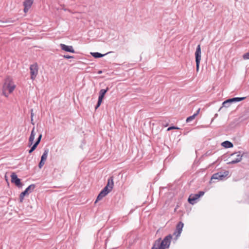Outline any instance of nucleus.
Instances as JSON below:
<instances>
[{"label":"nucleus","mask_w":249,"mask_h":249,"mask_svg":"<svg viewBox=\"0 0 249 249\" xmlns=\"http://www.w3.org/2000/svg\"><path fill=\"white\" fill-rule=\"evenodd\" d=\"M45 161L44 160H40L39 164H38V167L40 169L42 167V166L44 165V164H45Z\"/></svg>","instance_id":"nucleus-25"},{"label":"nucleus","mask_w":249,"mask_h":249,"mask_svg":"<svg viewBox=\"0 0 249 249\" xmlns=\"http://www.w3.org/2000/svg\"><path fill=\"white\" fill-rule=\"evenodd\" d=\"M63 57L66 59H70V58H73L74 57L73 56H70L69 55H64Z\"/></svg>","instance_id":"nucleus-27"},{"label":"nucleus","mask_w":249,"mask_h":249,"mask_svg":"<svg viewBox=\"0 0 249 249\" xmlns=\"http://www.w3.org/2000/svg\"><path fill=\"white\" fill-rule=\"evenodd\" d=\"M31 123L32 124H33V125H34V121H33V118H31Z\"/></svg>","instance_id":"nucleus-32"},{"label":"nucleus","mask_w":249,"mask_h":249,"mask_svg":"<svg viewBox=\"0 0 249 249\" xmlns=\"http://www.w3.org/2000/svg\"><path fill=\"white\" fill-rule=\"evenodd\" d=\"M218 116V114L217 113H216L215 115H214V117L212 119V121H211V123L213 121L214 119L216 117H217Z\"/></svg>","instance_id":"nucleus-31"},{"label":"nucleus","mask_w":249,"mask_h":249,"mask_svg":"<svg viewBox=\"0 0 249 249\" xmlns=\"http://www.w3.org/2000/svg\"><path fill=\"white\" fill-rule=\"evenodd\" d=\"M243 154L244 153L241 154V151H238V152H236L231 154V156H233L234 154H236V159L233 160L229 162L228 163V164H235V163L240 162L242 160Z\"/></svg>","instance_id":"nucleus-12"},{"label":"nucleus","mask_w":249,"mask_h":249,"mask_svg":"<svg viewBox=\"0 0 249 249\" xmlns=\"http://www.w3.org/2000/svg\"><path fill=\"white\" fill-rule=\"evenodd\" d=\"M243 58L245 60L249 59V52L243 54Z\"/></svg>","instance_id":"nucleus-24"},{"label":"nucleus","mask_w":249,"mask_h":249,"mask_svg":"<svg viewBox=\"0 0 249 249\" xmlns=\"http://www.w3.org/2000/svg\"><path fill=\"white\" fill-rule=\"evenodd\" d=\"M178 127H176L175 126H170L168 128L167 130H170L171 129H178Z\"/></svg>","instance_id":"nucleus-28"},{"label":"nucleus","mask_w":249,"mask_h":249,"mask_svg":"<svg viewBox=\"0 0 249 249\" xmlns=\"http://www.w3.org/2000/svg\"><path fill=\"white\" fill-rule=\"evenodd\" d=\"M109 88L107 87L106 89H102L99 91V96L97 105L95 107V109H97L101 105L102 100L104 97L105 94L108 90Z\"/></svg>","instance_id":"nucleus-8"},{"label":"nucleus","mask_w":249,"mask_h":249,"mask_svg":"<svg viewBox=\"0 0 249 249\" xmlns=\"http://www.w3.org/2000/svg\"><path fill=\"white\" fill-rule=\"evenodd\" d=\"M11 182L14 183L18 188H21L23 184L21 182L20 179L18 178L17 175L14 172H13L11 175Z\"/></svg>","instance_id":"nucleus-10"},{"label":"nucleus","mask_w":249,"mask_h":249,"mask_svg":"<svg viewBox=\"0 0 249 249\" xmlns=\"http://www.w3.org/2000/svg\"><path fill=\"white\" fill-rule=\"evenodd\" d=\"M104 192L107 193V194H108L111 190H110L108 188H107V186H105L104 188L102 190Z\"/></svg>","instance_id":"nucleus-26"},{"label":"nucleus","mask_w":249,"mask_h":249,"mask_svg":"<svg viewBox=\"0 0 249 249\" xmlns=\"http://www.w3.org/2000/svg\"><path fill=\"white\" fill-rule=\"evenodd\" d=\"M60 46L62 50H64L67 52H70L72 53H75V51L72 46H68L64 44H60Z\"/></svg>","instance_id":"nucleus-14"},{"label":"nucleus","mask_w":249,"mask_h":249,"mask_svg":"<svg viewBox=\"0 0 249 249\" xmlns=\"http://www.w3.org/2000/svg\"><path fill=\"white\" fill-rule=\"evenodd\" d=\"M35 135H36V133L35 132V127H34L31 131V134H30V137L29 139V142H28V146L29 147H31L33 145L34 141L35 139Z\"/></svg>","instance_id":"nucleus-15"},{"label":"nucleus","mask_w":249,"mask_h":249,"mask_svg":"<svg viewBox=\"0 0 249 249\" xmlns=\"http://www.w3.org/2000/svg\"><path fill=\"white\" fill-rule=\"evenodd\" d=\"M102 73V71H98V74H101Z\"/></svg>","instance_id":"nucleus-33"},{"label":"nucleus","mask_w":249,"mask_h":249,"mask_svg":"<svg viewBox=\"0 0 249 249\" xmlns=\"http://www.w3.org/2000/svg\"><path fill=\"white\" fill-rule=\"evenodd\" d=\"M204 192L199 191L198 194H191L188 198V202L190 204L194 205L196 202V200L200 197L203 196Z\"/></svg>","instance_id":"nucleus-5"},{"label":"nucleus","mask_w":249,"mask_h":249,"mask_svg":"<svg viewBox=\"0 0 249 249\" xmlns=\"http://www.w3.org/2000/svg\"><path fill=\"white\" fill-rule=\"evenodd\" d=\"M16 88V85L14 84L12 79L10 77H8L5 79V81L3 85L2 88V94L7 97L8 94L7 93L6 91L8 90L9 93H11Z\"/></svg>","instance_id":"nucleus-2"},{"label":"nucleus","mask_w":249,"mask_h":249,"mask_svg":"<svg viewBox=\"0 0 249 249\" xmlns=\"http://www.w3.org/2000/svg\"><path fill=\"white\" fill-rule=\"evenodd\" d=\"M105 196H104L103 195H102L100 193L98 195V196L97 197L96 200L95 202V203H96L97 201L101 200Z\"/></svg>","instance_id":"nucleus-22"},{"label":"nucleus","mask_w":249,"mask_h":249,"mask_svg":"<svg viewBox=\"0 0 249 249\" xmlns=\"http://www.w3.org/2000/svg\"><path fill=\"white\" fill-rule=\"evenodd\" d=\"M195 58L196 62V71H198L200 62L201 60V47L200 44L197 46L196 51L195 52Z\"/></svg>","instance_id":"nucleus-6"},{"label":"nucleus","mask_w":249,"mask_h":249,"mask_svg":"<svg viewBox=\"0 0 249 249\" xmlns=\"http://www.w3.org/2000/svg\"><path fill=\"white\" fill-rule=\"evenodd\" d=\"M183 225L184 224L181 221L179 222L177 225L176 230L173 233V235L176 236V239L180 236Z\"/></svg>","instance_id":"nucleus-11"},{"label":"nucleus","mask_w":249,"mask_h":249,"mask_svg":"<svg viewBox=\"0 0 249 249\" xmlns=\"http://www.w3.org/2000/svg\"><path fill=\"white\" fill-rule=\"evenodd\" d=\"M221 145L225 148H231L233 146L232 143L228 141H224L221 143Z\"/></svg>","instance_id":"nucleus-18"},{"label":"nucleus","mask_w":249,"mask_h":249,"mask_svg":"<svg viewBox=\"0 0 249 249\" xmlns=\"http://www.w3.org/2000/svg\"><path fill=\"white\" fill-rule=\"evenodd\" d=\"M229 172L225 171L224 172H219L214 174L211 177V179H215L218 180H223L225 177L228 176Z\"/></svg>","instance_id":"nucleus-7"},{"label":"nucleus","mask_w":249,"mask_h":249,"mask_svg":"<svg viewBox=\"0 0 249 249\" xmlns=\"http://www.w3.org/2000/svg\"><path fill=\"white\" fill-rule=\"evenodd\" d=\"M172 237V235L170 234L165 236L162 241H161V238H159L154 242L151 249H166L169 248Z\"/></svg>","instance_id":"nucleus-1"},{"label":"nucleus","mask_w":249,"mask_h":249,"mask_svg":"<svg viewBox=\"0 0 249 249\" xmlns=\"http://www.w3.org/2000/svg\"><path fill=\"white\" fill-rule=\"evenodd\" d=\"M33 3V0H25L23 2L24 12L27 13L31 8Z\"/></svg>","instance_id":"nucleus-13"},{"label":"nucleus","mask_w":249,"mask_h":249,"mask_svg":"<svg viewBox=\"0 0 249 249\" xmlns=\"http://www.w3.org/2000/svg\"><path fill=\"white\" fill-rule=\"evenodd\" d=\"M246 98V97H234L232 98L227 99L223 102L222 107H221L219 108V110H220L222 107H228L231 105V103H232L233 102L241 101Z\"/></svg>","instance_id":"nucleus-3"},{"label":"nucleus","mask_w":249,"mask_h":249,"mask_svg":"<svg viewBox=\"0 0 249 249\" xmlns=\"http://www.w3.org/2000/svg\"><path fill=\"white\" fill-rule=\"evenodd\" d=\"M109 53H110V52H109ZM107 54V53L103 54H102V53H98V52L91 53V55L96 58H101V57L105 56Z\"/></svg>","instance_id":"nucleus-19"},{"label":"nucleus","mask_w":249,"mask_h":249,"mask_svg":"<svg viewBox=\"0 0 249 249\" xmlns=\"http://www.w3.org/2000/svg\"><path fill=\"white\" fill-rule=\"evenodd\" d=\"M200 109L199 108L197 111L196 112V113H194L193 115L191 116H189V117H188L187 119H186V122L187 123H189L190 122H191L192 121H193L194 119H195V117L198 114V113H199V111H200Z\"/></svg>","instance_id":"nucleus-17"},{"label":"nucleus","mask_w":249,"mask_h":249,"mask_svg":"<svg viewBox=\"0 0 249 249\" xmlns=\"http://www.w3.org/2000/svg\"><path fill=\"white\" fill-rule=\"evenodd\" d=\"M37 146V145L36 144H34L31 149L29 150V154H31L36 148V147Z\"/></svg>","instance_id":"nucleus-21"},{"label":"nucleus","mask_w":249,"mask_h":249,"mask_svg":"<svg viewBox=\"0 0 249 249\" xmlns=\"http://www.w3.org/2000/svg\"><path fill=\"white\" fill-rule=\"evenodd\" d=\"M48 152H49V149H45L44 151V152L41 157V160H44V161H46V159H47V156H48Z\"/></svg>","instance_id":"nucleus-20"},{"label":"nucleus","mask_w":249,"mask_h":249,"mask_svg":"<svg viewBox=\"0 0 249 249\" xmlns=\"http://www.w3.org/2000/svg\"><path fill=\"white\" fill-rule=\"evenodd\" d=\"M36 187L34 184L29 185L23 192H22L19 195V202L22 203L24 199V196L28 195L29 193L32 192Z\"/></svg>","instance_id":"nucleus-4"},{"label":"nucleus","mask_w":249,"mask_h":249,"mask_svg":"<svg viewBox=\"0 0 249 249\" xmlns=\"http://www.w3.org/2000/svg\"><path fill=\"white\" fill-rule=\"evenodd\" d=\"M5 179H6V181H7V182H8V178H7V177H6V176H5Z\"/></svg>","instance_id":"nucleus-34"},{"label":"nucleus","mask_w":249,"mask_h":249,"mask_svg":"<svg viewBox=\"0 0 249 249\" xmlns=\"http://www.w3.org/2000/svg\"><path fill=\"white\" fill-rule=\"evenodd\" d=\"M30 111H31V118H33V117H34L33 109H31L30 110Z\"/></svg>","instance_id":"nucleus-30"},{"label":"nucleus","mask_w":249,"mask_h":249,"mask_svg":"<svg viewBox=\"0 0 249 249\" xmlns=\"http://www.w3.org/2000/svg\"><path fill=\"white\" fill-rule=\"evenodd\" d=\"M31 79L34 80L38 73V66L36 63L31 65L30 67Z\"/></svg>","instance_id":"nucleus-9"},{"label":"nucleus","mask_w":249,"mask_h":249,"mask_svg":"<svg viewBox=\"0 0 249 249\" xmlns=\"http://www.w3.org/2000/svg\"><path fill=\"white\" fill-rule=\"evenodd\" d=\"M41 138H42V134H40L39 136H38V137L37 138L36 142H35V144H36L37 145H38V144L40 143V141H41Z\"/></svg>","instance_id":"nucleus-23"},{"label":"nucleus","mask_w":249,"mask_h":249,"mask_svg":"<svg viewBox=\"0 0 249 249\" xmlns=\"http://www.w3.org/2000/svg\"><path fill=\"white\" fill-rule=\"evenodd\" d=\"M114 185L113 179V177H110L108 180L106 186H107V188L109 189L110 190H112Z\"/></svg>","instance_id":"nucleus-16"},{"label":"nucleus","mask_w":249,"mask_h":249,"mask_svg":"<svg viewBox=\"0 0 249 249\" xmlns=\"http://www.w3.org/2000/svg\"><path fill=\"white\" fill-rule=\"evenodd\" d=\"M100 193L105 196L108 194L107 193H106L102 190L100 192Z\"/></svg>","instance_id":"nucleus-29"}]
</instances>
